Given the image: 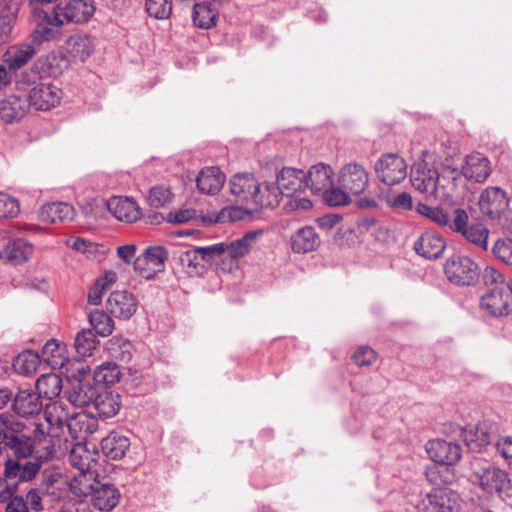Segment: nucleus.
Here are the masks:
<instances>
[{"instance_id":"obj_23","label":"nucleus","mask_w":512,"mask_h":512,"mask_svg":"<svg viewBox=\"0 0 512 512\" xmlns=\"http://www.w3.org/2000/svg\"><path fill=\"white\" fill-rule=\"evenodd\" d=\"M120 498V491L115 485L99 482L91 494V503L95 509L109 512L117 506Z\"/></svg>"},{"instance_id":"obj_7","label":"nucleus","mask_w":512,"mask_h":512,"mask_svg":"<svg viewBox=\"0 0 512 512\" xmlns=\"http://www.w3.org/2000/svg\"><path fill=\"white\" fill-rule=\"evenodd\" d=\"M453 232L474 246L486 251L488 249L489 229L481 223L469 225V217L466 210L457 208L453 210Z\"/></svg>"},{"instance_id":"obj_14","label":"nucleus","mask_w":512,"mask_h":512,"mask_svg":"<svg viewBox=\"0 0 512 512\" xmlns=\"http://www.w3.org/2000/svg\"><path fill=\"white\" fill-rule=\"evenodd\" d=\"M496 426L489 421L479 422L470 429H463L461 436L472 452H481L496 439Z\"/></svg>"},{"instance_id":"obj_48","label":"nucleus","mask_w":512,"mask_h":512,"mask_svg":"<svg viewBox=\"0 0 512 512\" xmlns=\"http://www.w3.org/2000/svg\"><path fill=\"white\" fill-rule=\"evenodd\" d=\"M32 251V246L24 239L19 238L9 241L5 247L4 253L9 261L20 264L29 258Z\"/></svg>"},{"instance_id":"obj_5","label":"nucleus","mask_w":512,"mask_h":512,"mask_svg":"<svg viewBox=\"0 0 512 512\" xmlns=\"http://www.w3.org/2000/svg\"><path fill=\"white\" fill-rule=\"evenodd\" d=\"M444 274L452 284L460 287L478 283L481 271L478 263L466 255H453L444 265Z\"/></svg>"},{"instance_id":"obj_44","label":"nucleus","mask_w":512,"mask_h":512,"mask_svg":"<svg viewBox=\"0 0 512 512\" xmlns=\"http://www.w3.org/2000/svg\"><path fill=\"white\" fill-rule=\"evenodd\" d=\"M40 356L31 350L19 353L13 360L15 372L24 376H32L40 366Z\"/></svg>"},{"instance_id":"obj_17","label":"nucleus","mask_w":512,"mask_h":512,"mask_svg":"<svg viewBox=\"0 0 512 512\" xmlns=\"http://www.w3.org/2000/svg\"><path fill=\"white\" fill-rule=\"evenodd\" d=\"M438 199L451 200L457 193L458 186L463 182L461 169L450 164H443L438 169Z\"/></svg>"},{"instance_id":"obj_47","label":"nucleus","mask_w":512,"mask_h":512,"mask_svg":"<svg viewBox=\"0 0 512 512\" xmlns=\"http://www.w3.org/2000/svg\"><path fill=\"white\" fill-rule=\"evenodd\" d=\"M120 377V368L114 362L102 363L96 367L93 373L94 382L105 386L114 385L120 380Z\"/></svg>"},{"instance_id":"obj_50","label":"nucleus","mask_w":512,"mask_h":512,"mask_svg":"<svg viewBox=\"0 0 512 512\" xmlns=\"http://www.w3.org/2000/svg\"><path fill=\"white\" fill-rule=\"evenodd\" d=\"M88 319L96 333L102 337L109 336L114 329L112 318L102 310H91Z\"/></svg>"},{"instance_id":"obj_6","label":"nucleus","mask_w":512,"mask_h":512,"mask_svg":"<svg viewBox=\"0 0 512 512\" xmlns=\"http://www.w3.org/2000/svg\"><path fill=\"white\" fill-rule=\"evenodd\" d=\"M438 176V168L434 163L419 159L411 168L410 182L427 199H438Z\"/></svg>"},{"instance_id":"obj_63","label":"nucleus","mask_w":512,"mask_h":512,"mask_svg":"<svg viewBox=\"0 0 512 512\" xmlns=\"http://www.w3.org/2000/svg\"><path fill=\"white\" fill-rule=\"evenodd\" d=\"M388 204L392 208L408 211L413 207V200L409 193L401 192L388 198Z\"/></svg>"},{"instance_id":"obj_28","label":"nucleus","mask_w":512,"mask_h":512,"mask_svg":"<svg viewBox=\"0 0 512 512\" xmlns=\"http://www.w3.org/2000/svg\"><path fill=\"white\" fill-rule=\"evenodd\" d=\"M33 43L23 42L11 45L3 55V61L9 70H18L27 64L36 54Z\"/></svg>"},{"instance_id":"obj_59","label":"nucleus","mask_w":512,"mask_h":512,"mask_svg":"<svg viewBox=\"0 0 512 512\" xmlns=\"http://www.w3.org/2000/svg\"><path fill=\"white\" fill-rule=\"evenodd\" d=\"M19 212L18 201L6 193L0 192V219L14 218Z\"/></svg>"},{"instance_id":"obj_33","label":"nucleus","mask_w":512,"mask_h":512,"mask_svg":"<svg viewBox=\"0 0 512 512\" xmlns=\"http://www.w3.org/2000/svg\"><path fill=\"white\" fill-rule=\"evenodd\" d=\"M69 490L77 497H86L92 494L95 486L99 484L98 473L94 471H77L67 481Z\"/></svg>"},{"instance_id":"obj_16","label":"nucleus","mask_w":512,"mask_h":512,"mask_svg":"<svg viewBox=\"0 0 512 512\" xmlns=\"http://www.w3.org/2000/svg\"><path fill=\"white\" fill-rule=\"evenodd\" d=\"M506 192L499 187H488L480 195L479 207L482 214L490 219L500 218L508 209Z\"/></svg>"},{"instance_id":"obj_57","label":"nucleus","mask_w":512,"mask_h":512,"mask_svg":"<svg viewBox=\"0 0 512 512\" xmlns=\"http://www.w3.org/2000/svg\"><path fill=\"white\" fill-rule=\"evenodd\" d=\"M64 348L55 339L48 340L42 349L45 360L51 365H63Z\"/></svg>"},{"instance_id":"obj_58","label":"nucleus","mask_w":512,"mask_h":512,"mask_svg":"<svg viewBox=\"0 0 512 512\" xmlns=\"http://www.w3.org/2000/svg\"><path fill=\"white\" fill-rule=\"evenodd\" d=\"M492 253L499 261L512 265V239H498L492 247Z\"/></svg>"},{"instance_id":"obj_22","label":"nucleus","mask_w":512,"mask_h":512,"mask_svg":"<svg viewBox=\"0 0 512 512\" xmlns=\"http://www.w3.org/2000/svg\"><path fill=\"white\" fill-rule=\"evenodd\" d=\"M107 209L119 221L133 223L141 217L136 201L129 197L114 196L107 201Z\"/></svg>"},{"instance_id":"obj_45","label":"nucleus","mask_w":512,"mask_h":512,"mask_svg":"<svg viewBox=\"0 0 512 512\" xmlns=\"http://www.w3.org/2000/svg\"><path fill=\"white\" fill-rule=\"evenodd\" d=\"M70 415L67 405L61 401H53L45 405L44 416L52 427L62 428L67 424Z\"/></svg>"},{"instance_id":"obj_62","label":"nucleus","mask_w":512,"mask_h":512,"mask_svg":"<svg viewBox=\"0 0 512 512\" xmlns=\"http://www.w3.org/2000/svg\"><path fill=\"white\" fill-rule=\"evenodd\" d=\"M352 358L358 366H370L376 360V352L370 347H360Z\"/></svg>"},{"instance_id":"obj_26","label":"nucleus","mask_w":512,"mask_h":512,"mask_svg":"<svg viewBox=\"0 0 512 512\" xmlns=\"http://www.w3.org/2000/svg\"><path fill=\"white\" fill-rule=\"evenodd\" d=\"M29 109L27 97L10 95L0 102V119L8 124L20 121Z\"/></svg>"},{"instance_id":"obj_10","label":"nucleus","mask_w":512,"mask_h":512,"mask_svg":"<svg viewBox=\"0 0 512 512\" xmlns=\"http://www.w3.org/2000/svg\"><path fill=\"white\" fill-rule=\"evenodd\" d=\"M272 188L277 191L278 206L282 196L291 197L306 188L305 172L295 168H283L277 175V185L273 183L265 185V190L268 193L271 192Z\"/></svg>"},{"instance_id":"obj_27","label":"nucleus","mask_w":512,"mask_h":512,"mask_svg":"<svg viewBox=\"0 0 512 512\" xmlns=\"http://www.w3.org/2000/svg\"><path fill=\"white\" fill-rule=\"evenodd\" d=\"M435 512H454L459 508V495L448 487H436L426 496Z\"/></svg>"},{"instance_id":"obj_32","label":"nucleus","mask_w":512,"mask_h":512,"mask_svg":"<svg viewBox=\"0 0 512 512\" xmlns=\"http://www.w3.org/2000/svg\"><path fill=\"white\" fill-rule=\"evenodd\" d=\"M67 56L72 61H85L94 50V43L87 34H74L68 37L65 42Z\"/></svg>"},{"instance_id":"obj_43","label":"nucleus","mask_w":512,"mask_h":512,"mask_svg":"<svg viewBox=\"0 0 512 512\" xmlns=\"http://www.w3.org/2000/svg\"><path fill=\"white\" fill-rule=\"evenodd\" d=\"M218 12L212 8L210 2L196 3L192 11L194 25L201 29H210L215 26Z\"/></svg>"},{"instance_id":"obj_24","label":"nucleus","mask_w":512,"mask_h":512,"mask_svg":"<svg viewBox=\"0 0 512 512\" xmlns=\"http://www.w3.org/2000/svg\"><path fill=\"white\" fill-rule=\"evenodd\" d=\"M40 395L30 390L19 391L13 400V411L20 417L29 418L38 415L43 410Z\"/></svg>"},{"instance_id":"obj_12","label":"nucleus","mask_w":512,"mask_h":512,"mask_svg":"<svg viewBox=\"0 0 512 512\" xmlns=\"http://www.w3.org/2000/svg\"><path fill=\"white\" fill-rule=\"evenodd\" d=\"M62 98V91L51 82H39L30 89L27 100L30 108L48 111L56 107Z\"/></svg>"},{"instance_id":"obj_64","label":"nucleus","mask_w":512,"mask_h":512,"mask_svg":"<svg viewBox=\"0 0 512 512\" xmlns=\"http://www.w3.org/2000/svg\"><path fill=\"white\" fill-rule=\"evenodd\" d=\"M133 264L134 270L140 276L147 280L154 278V271L151 269L148 258H146L144 252L134 259Z\"/></svg>"},{"instance_id":"obj_36","label":"nucleus","mask_w":512,"mask_h":512,"mask_svg":"<svg viewBox=\"0 0 512 512\" xmlns=\"http://www.w3.org/2000/svg\"><path fill=\"white\" fill-rule=\"evenodd\" d=\"M129 447L130 440L118 432H111L101 441V450L103 454L111 460L122 459Z\"/></svg>"},{"instance_id":"obj_15","label":"nucleus","mask_w":512,"mask_h":512,"mask_svg":"<svg viewBox=\"0 0 512 512\" xmlns=\"http://www.w3.org/2000/svg\"><path fill=\"white\" fill-rule=\"evenodd\" d=\"M55 56H40L30 69L23 70L16 78V87L18 90H26L29 87H34L39 83L43 75H55L56 71L52 66V61H55Z\"/></svg>"},{"instance_id":"obj_1","label":"nucleus","mask_w":512,"mask_h":512,"mask_svg":"<svg viewBox=\"0 0 512 512\" xmlns=\"http://www.w3.org/2000/svg\"><path fill=\"white\" fill-rule=\"evenodd\" d=\"M13 425L6 429L7 438L4 446L12 449L18 460L32 457L34 460L48 461L53 457L55 449L52 436L45 434L39 427L34 430L32 438L17 435Z\"/></svg>"},{"instance_id":"obj_31","label":"nucleus","mask_w":512,"mask_h":512,"mask_svg":"<svg viewBox=\"0 0 512 512\" xmlns=\"http://www.w3.org/2000/svg\"><path fill=\"white\" fill-rule=\"evenodd\" d=\"M40 460H8L5 465V477L7 480L19 479L29 481L39 472L42 463Z\"/></svg>"},{"instance_id":"obj_41","label":"nucleus","mask_w":512,"mask_h":512,"mask_svg":"<svg viewBox=\"0 0 512 512\" xmlns=\"http://www.w3.org/2000/svg\"><path fill=\"white\" fill-rule=\"evenodd\" d=\"M21 0H8L0 13V46L6 43L20 10Z\"/></svg>"},{"instance_id":"obj_56","label":"nucleus","mask_w":512,"mask_h":512,"mask_svg":"<svg viewBox=\"0 0 512 512\" xmlns=\"http://www.w3.org/2000/svg\"><path fill=\"white\" fill-rule=\"evenodd\" d=\"M173 194L168 187L154 186L147 196L148 204L153 208H161L172 200Z\"/></svg>"},{"instance_id":"obj_18","label":"nucleus","mask_w":512,"mask_h":512,"mask_svg":"<svg viewBox=\"0 0 512 512\" xmlns=\"http://www.w3.org/2000/svg\"><path fill=\"white\" fill-rule=\"evenodd\" d=\"M106 308L115 318L127 320L135 314L137 301L134 295L127 291H114L106 301Z\"/></svg>"},{"instance_id":"obj_2","label":"nucleus","mask_w":512,"mask_h":512,"mask_svg":"<svg viewBox=\"0 0 512 512\" xmlns=\"http://www.w3.org/2000/svg\"><path fill=\"white\" fill-rule=\"evenodd\" d=\"M231 193L242 202L250 203L255 209L277 207L276 189L262 190L259 181L250 173H239L229 183Z\"/></svg>"},{"instance_id":"obj_11","label":"nucleus","mask_w":512,"mask_h":512,"mask_svg":"<svg viewBox=\"0 0 512 512\" xmlns=\"http://www.w3.org/2000/svg\"><path fill=\"white\" fill-rule=\"evenodd\" d=\"M338 184L351 195H360L369 185V172L362 164L347 163L339 171Z\"/></svg>"},{"instance_id":"obj_51","label":"nucleus","mask_w":512,"mask_h":512,"mask_svg":"<svg viewBox=\"0 0 512 512\" xmlns=\"http://www.w3.org/2000/svg\"><path fill=\"white\" fill-rule=\"evenodd\" d=\"M99 341L92 330L83 329L77 333L74 341L75 350L80 357H87L92 355L93 350L96 349Z\"/></svg>"},{"instance_id":"obj_3","label":"nucleus","mask_w":512,"mask_h":512,"mask_svg":"<svg viewBox=\"0 0 512 512\" xmlns=\"http://www.w3.org/2000/svg\"><path fill=\"white\" fill-rule=\"evenodd\" d=\"M95 10L94 0H69L64 5H56L52 15L37 7L34 8V14L48 25L63 26L86 23L93 17Z\"/></svg>"},{"instance_id":"obj_61","label":"nucleus","mask_w":512,"mask_h":512,"mask_svg":"<svg viewBox=\"0 0 512 512\" xmlns=\"http://www.w3.org/2000/svg\"><path fill=\"white\" fill-rule=\"evenodd\" d=\"M196 210L193 208H181L174 212H169L167 221L172 224H184L196 217Z\"/></svg>"},{"instance_id":"obj_42","label":"nucleus","mask_w":512,"mask_h":512,"mask_svg":"<svg viewBox=\"0 0 512 512\" xmlns=\"http://www.w3.org/2000/svg\"><path fill=\"white\" fill-rule=\"evenodd\" d=\"M62 388L61 377L54 373L43 374L36 381V393L41 398L52 400L60 395Z\"/></svg>"},{"instance_id":"obj_55","label":"nucleus","mask_w":512,"mask_h":512,"mask_svg":"<svg viewBox=\"0 0 512 512\" xmlns=\"http://www.w3.org/2000/svg\"><path fill=\"white\" fill-rule=\"evenodd\" d=\"M321 195L324 202L329 206H343L351 201L350 192L343 189L340 185L336 188L332 186Z\"/></svg>"},{"instance_id":"obj_21","label":"nucleus","mask_w":512,"mask_h":512,"mask_svg":"<svg viewBox=\"0 0 512 512\" xmlns=\"http://www.w3.org/2000/svg\"><path fill=\"white\" fill-rule=\"evenodd\" d=\"M333 170L329 165L318 163L313 165L305 174V186L313 194L321 195L333 185Z\"/></svg>"},{"instance_id":"obj_39","label":"nucleus","mask_w":512,"mask_h":512,"mask_svg":"<svg viewBox=\"0 0 512 512\" xmlns=\"http://www.w3.org/2000/svg\"><path fill=\"white\" fill-rule=\"evenodd\" d=\"M106 349L109 356L120 363H129L134 355V345L123 336L116 335L108 340Z\"/></svg>"},{"instance_id":"obj_19","label":"nucleus","mask_w":512,"mask_h":512,"mask_svg":"<svg viewBox=\"0 0 512 512\" xmlns=\"http://www.w3.org/2000/svg\"><path fill=\"white\" fill-rule=\"evenodd\" d=\"M413 248L422 258L436 260L443 255L446 241L441 235L426 231L415 241Z\"/></svg>"},{"instance_id":"obj_20","label":"nucleus","mask_w":512,"mask_h":512,"mask_svg":"<svg viewBox=\"0 0 512 512\" xmlns=\"http://www.w3.org/2000/svg\"><path fill=\"white\" fill-rule=\"evenodd\" d=\"M461 172L466 180L483 183L491 174L490 161L481 153L467 155Z\"/></svg>"},{"instance_id":"obj_49","label":"nucleus","mask_w":512,"mask_h":512,"mask_svg":"<svg viewBox=\"0 0 512 512\" xmlns=\"http://www.w3.org/2000/svg\"><path fill=\"white\" fill-rule=\"evenodd\" d=\"M178 261L188 275L200 274L205 269L196 247L182 251L179 255Z\"/></svg>"},{"instance_id":"obj_29","label":"nucleus","mask_w":512,"mask_h":512,"mask_svg":"<svg viewBox=\"0 0 512 512\" xmlns=\"http://www.w3.org/2000/svg\"><path fill=\"white\" fill-rule=\"evenodd\" d=\"M121 396L113 391L99 389L93 401L96 417L107 419L118 414L121 408Z\"/></svg>"},{"instance_id":"obj_60","label":"nucleus","mask_w":512,"mask_h":512,"mask_svg":"<svg viewBox=\"0 0 512 512\" xmlns=\"http://www.w3.org/2000/svg\"><path fill=\"white\" fill-rule=\"evenodd\" d=\"M200 258L206 267V265L211 264L217 257H220L225 254L226 243H217L204 247H196Z\"/></svg>"},{"instance_id":"obj_54","label":"nucleus","mask_w":512,"mask_h":512,"mask_svg":"<svg viewBox=\"0 0 512 512\" xmlns=\"http://www.w3.org/2000/svg\"><path fill=\"white\" fill-rule=\"evenodd\" d=\"M147 13L156 19H167L172 13V0H146Z\"/></svg>"},{"instance_id":"obj_30","label":"nucleus","mask_w":512,"mask_h":512,"mask_svg":"<svg viewBox=\"0 0 512 512\" xmlns=\"http://www.w3.org/2000/svg\"><path fill=\"white\" fill-rule=\"evenodd\" d=\"M100 388L89 380H77L72 383L68 393L69 402L76 407L92 406Z\"/></svg>"},{"instance_id":"obj_52","label":"nucleus","mask_w":512,"mask_h":512,"mask_svg":"<svg viewBox=\"0 0 512 512\" xmlns=\"http://www.w3.org/2000/svg\"><path fill=\"white\" fill-rule=\"evenodd\" d=\"M255 236V233L249 232L235 241L225 242L227 247L225 249V254L231 259L244 257L249 253L251 243L255 239Z\"/></svg>"},{"instance_id":"obj_9","label":"nucleus","mask_w":512,"mask_h":512,"mask_svg":"<svg viewBox=\"0 0 512 512\" xmlns=\"http://www.w3.org/2000/svg\"><path fill=\"white\" fill-rule=\"evenodd\" d=\"M378 179L386 185H396L407 176L405 160L393 153L382 155L375 164Z\"/></svg>"},{"instance_id":"obj_13","label":"nucleus","mask_w":512,"mask_h":512,"mask_svg":"<svg viewBox=\"0 0 512 512\" xmlns=\"http://www.w3.org/2000/svg\"><path fill=\"white\" fill-rule=\"evenodd\" d=\"M426 451L432 461L448 471V466L456 464L462 456V449L459 444L437 439L426 444Z\"/></svg>"},{"instance_id":"obj_46","label":"nucleus","mask_w":512,"mask_h":512,"mask_svg":"<svg viewBox=\"0 0 512 512\" xmlns=\"http://www.w3.org/2000/svg\"><path fill=\"white\" fill-rule=\"evenodd\" d=\"M416 210L420 215L425 216L437 225L447 227L453 231V214L450 215L443 208L431 207L424 203H418Z\"/></svg>"},{"instance_id":"obj_25","label":"nucleus","mask_w":512,"mask_h":512,"mask_svg":"<svg viewBox=\"0 0 512 512\" xmlns=\"http://www.w3.org/2000/svg\"><path fill=\"white\" fill-rule=\"evenodd\" d=\"M66 427L73 439H85L97 430L98 419L96 416L82 411L71 414Z\"/></svg>"},{"instance_id":"obj_40","label":"nucleus","mask_w":512,"mask_h":512,"mask_svg":"<svg viewBox=\"0 0 512 512\" xmlns=\"http://www.w3.org/2000/svg\"><path fill=\"white\" fill-rule=\"evenodd\" d=\"M68 483L60 474H49L44 477L40 484V491L47 501H59L66 494Z\"/></svg>"},{"instance_id":"obj_4","label":"nucleus","mask_w":512,"mask_h":512,"mask_svg":"<svg viewBox=\"0 0 512 512\" xmlns=\"http://www.w3.org/2000/svg\"><path fill=\"white\" fill-rule=\"evenodd\" d=\"M471 468V482L488 494L500 493L509 484L505 471L483 459H475L471 463Z\"/></svg>"},{"instance_id":"obj_35","label":"nucleus","mask_w":512,"mask_h":512,"mask_svg":"<svg viewBox=\"0 0 512 512\" xmlns=\"http://www.w3.org/2000/svg\"><path fill=\"white\" fill-rule=\"evenodd\" d=\"M224 181L225 175L214 166L203 168L196 178L198 189L210 195L216 194L222 188Z\"/></svg>"},{"instance_id":"obj_8","label":"nucleus","mask_w":512,"mask_h":512,"mask_svg":"<svg viewBox=\"0 0 512 512\" xmlns=\"http://www.w3.org/2000/svg\"><path fill=\"white\" fill-rule=\"evenodd\" d=\"M481 308L491 316H506L512 312V283L495 286L481 297Z\"/></svg>"},{"instance_id":"obj_53","label":"nucleus","mask_w":512,"mask_h":512,"mask_svg":"<svg viewBox=\"0 0 512 512\" xmlns=\"http://www.w3.org/2000/svg\"><path fill=\"white\" fill-rule=\"evenodd\" d=\"M146 258L154 271V276L157 273L163 272L165 262L168 259V252L163 246H151L144 250Z\"/></svg>"},{"instance_id":"obj_34","label":"nucleus","mask_w":512,"mask_h":512,"mask_svg":"<svg viewBox=\"0 0 512 512\" xmlns=\"http://www.w3.org/2000/svg\"><path fill=\"white\" fill-rule=\"evenodd\" d=\"M97 460L98 453L89 450L83 443H76L69 453V463L77 471H94Z\"/></svg>"},{"instance_id":"obj_37","label":"nucleus","mask_w":512,"mask_h":512,"mask_svg":"<svg viewBox=\"0 0 512 512\" xmlns=\"http://www.w3.org/2000/svg\"><path fill=\"white\" fill-rule=\"evenodd\" d=\"M319 245L320 237L312 226H305L298 229L291 237L292 250L296 253L314 251Z\"/></svg>"},{"instance_id":"obj_38","label":"nucleus","mask_w":512,"mask_h":512,"mask_svg":"<svg viewBox=\"0 0 512 512\" xmlns=\"http://www.w3.org/2000/svg\"><path fill=\"white\" fill-rule=\"evenodd\" d=\"M74 214V207L66 202L48 203L40 209V218L49 223L72 220Z\"/></svg>"}]
</instances>
